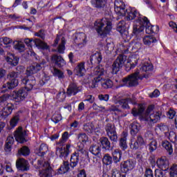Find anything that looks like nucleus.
<instances>
[{"mask_svg":"<svg viewBox=\"0 0 177 177\" xmlns=\"http://www.w3.org/2000/svg\"><path fill=\"white\" fill-rule=\"evenodd\" d=\"M106 75V71L103 66H97L94 70L91 73L89 78L91 79L90 82L91 88H97L99 84H101L102 88L103 89H111L114 83L110 79H103V76Z\"/></svg>","mask_w":177,"mask_h":177,"instance_id":"f257e3e1","label":"nucleus"},{"mask_svg":"<svg viewBox=\"0 0 177 177\" xmlns=\"http://www.w3.org/2000/svg\"><path fill=\"white\" fill-rule=\"evenodd\" d=\"M124 66L127 71H131L132 68H135V66L129 62L128 56L125 54H120L112 64V74H117Z\"/></svg>","mask_w":177,"mask_h":177,"instance_id":"f03ea898","label":"nucleus"},{"mask_svg":"<svg viewBox=\"0 0 177 177\" xmlns=\"http://www.w3.org/2000/svg\"><path fill=\"white\" fill-rule=\"evenodd\" d=\"M111 21L108 18H102V19H97L94 23V30L97 31V33L100 37H106L112 28Z\"/></svg>","mask_w":177,"mask_h":177,"instance_id":"7ed1b4c3","label":"nucleus"},{"mask_svg":"<svg viewBox=\"0 0 177 177\" xmlns=\"http://www.w3.org/2000/svg\"><path fill=\"white\" fill-rule=\"evenodd\" d=\"M115 12L118 16H125L127 20H133L138 15V11L135 9L125 8V4L122 1H115Z\"/></svg>","mask_w":177,"mask_h":177,"instance_id":"20e7f679","label":"nucleus"},{"mask_svg":"<svg viewBox=\"0 0 177 177\" xmlns=\"http://www.w3.org/2000/svg\"><path fill=\"white\" fill-rule=\"evenodd\" d=\"M34 167L36 169H41L39 173L40 177H53V175H55V171L50 167L49 162L44 161V159L38 160Z\"/></svg>","mask_w":177,"mask_h":177,"instance_id":"39448f33","label":"nucleus"},{"mask_svg":"<svg viewBox=\"0 0 177 177\" xmlns=\"http://www.w3.org/2000/svg\"><path fill=\"white\" fill-rule=\"evenodd\" d=\"M147 78L145 74H140L139 71H136L134 73L123 78L120 82H122V86H136L139 85L138 80H143Z\"/></svg>","mask_w":177,"mask_h":177,"instance_id":"423d86ee","label":"nucleus"},{"mask_svg":"<svg viewBox=\"0 0 177 177\" xmlns=\"http://www.w3.org/2000/svg\"><path fill=\"white\" fill-rule=\"evenodd\" d=\"M80 162V152H74L71 155L70 162L64 161L62 165L59 168L61 174H66L70 171V167L74 169Z\"/></svg>","mask_w":177,"mask_h":177,"instance_id":"0eeeda50","label":"nucleus"},{"mask_svg":"<svg viewBox=\"0 0 177 177\" xmlns=\"http://www.w3.org/2000/svg\"><path fill=\"white\" fill-rule=\"evenodd\" d=\"M7 78L9 80L7 84L3 85V88H7V89H13L19 85V72H10L7 75Z\"/></svg>","mask_w":177,"mask_h":177,"instance_id":"6e6552de","label":"nucleus"},{"mask_svg":"<svg viewBox=\"0 0 177 177\" xmlns=\"http://www.w3.org/2000/svg\"><path fill=\"white\" fill-rule=\"evenodd\" d=\"M105 131L108 138L113 143H117L118 142V136L117 135V131L115 126L111 123H108L105 125Z\"/></svg>","mask_w":177,"mask_h":177,"instance_id":"1a4fd4ad","label":"nucleus"},{"mask_svg":"<svg viewBox=\"0 0 177 177\" xmlns=\"http://www.w3.org/2000/svg\"><path fill=\"white\" fill-rule=\"evenodd\" d=\"M135 165L136 162L133 160H123L120 163V170L122 174H128L129 171H132L135 168Z\"/></svg>","mask_w":177,"mask_h":177,"instance_id":"9d476101","label":"nucleus"},{"mask_svg":"<svg viewBox=\"0 0 177 177\" xmlns=\"http://www.w3.org/2000/svg\"><path fill=\"white\" fill-rule=\"evenodd\" d=\"M113 100H114L115 104H120L122 109H127V110L129 109V105L128 104V103H131L132 104H136V102H135V98L120 99V97L114 96Z\"/></svg>","mask_w":177,"mask_h":177,"instance_id":"9b49d317","label":"nucleus"},{"mask_svg":"<svg viewBox=\"0 0 177 177\" xmlns=\"http://www.w3.org/2000/svg\"><path fill=\"white\" fill-rule=\"evenodd\" d=\"M24 43L27 46H30L32 48V46H39V48H41L42 49H48V44L46 43H44L39 39H25Z\"/></svg>","mask_w":177,"mask_h":177,"instance_id":"f8f14e48","label":"nucleus"},{"mask_svg":"<svg viewBox=\"0 0 177 177\" xmlns=\"http://www.w3.org/2000/svg\"><path fill=\"white\" fill-rule=\"evenodd\" d=\"M28 91L24 88L19 89L18 91H14L12 95V100H15L17 103L23 102L28 95Z\"/></svg>","mask_w":177,"mask_h":177,"instance_id":"ddd939ff","label":"nucleus"},{"mask_svg":"<svg viewBox=\"0 0 177 177\" xmlns=\"http://www.w3.org/2000/svg\"><path fill=\"white\" fill-rule=\"evenodd\" d=\"M15 140L19 143H26L27 142V131L23 130V127H19L14 133Z\"/></svg>","mask_w":177,"mask_h":177,"instance_id":"4468645a","label":"nucleus"},{"mask_svg":"<svg viewBox=\"0 0 177 177\" xmlns=\"http://www.w3.org/2000/svg\"><path fill=\"white\" fill-rule=\"evenodd\" d=\"M16 168L21 172H27L30 171V162L23 158H18L16 160Z\"/></svg>","mask_w":177,"mask_h":177,"instance_id":"2eb2a0df","label":"nucleus"},{"mask_svg":"<svg viewBox=\"0 0 177 177\" xmlns=\"http://www.w3.org/2000/svg\"><path fill=\"white\" fill-rule=\"evenodd\" d=\"M59 41H61V43L59 44L57 50L58 53L63 55V53H64V50H66V38H64L62 35H57L53 46H57Z\"/></svg>","mask_w":177,"mask_h":177,"instance_id":"dca6fc26","label":"nucleus"},{"mask_svg":"<svg viewBox=\"0 0 177 177\" xmlns=\"http://www.w3.org/2000/svg\"><path fill=\"white\" fill-rule=\"evenodd\" d=\"M79 92H82V86H79L75 82H71L66 90L68 96H75Z\"/></svg>","mask_w":177,"mask_h":177,"instance_id":"f3484780","label":"nucleus"},{"mask_svg":"<svg viewBox=\"0 0 177 177\" xmlns=\"http://www.w3.org/2000/svg\"><path fill=\"white\" fill-rule=\"evenodd\" d=\"M35 77L34 76H27L21 80V84L25 85V88H24L28 91L32 90L34 85H35Z\"/></svg>","mask_w":177,"mask_h":177,"instance_id":"a211bd4d","label":"nucleus"},{"mask_svg":"<svg viewBox=\"0 0 177 177\" xmlns=\"http://www.w3.org/2000/svg\"><path fill=\"white\" fill-rule=\"evenodd\" d=\"M145 121H147L149 124H157L160 120H161V113L159 112H155L149 115L144 117Z\"/></svg>","mask_w":177,"mask_h":177,"instance_id":"6ab92c4d","label":"nucleus"},{"mask_svg":"<svg viewBox=\"0 0 177 177\" xmlns=\"http://www.w3.org/2000/svg\"><path fill=\"white\" fill-rule=\"evenodd\" d=\"M71 147V145L70 144L66 145L65 148L57 147L56 155L59 156L60 158H66V157H68V154H70Z\"/></svg>","mask_w":177,"mask_h":177,"instance_id":"aec40b11","label":"nucleus"},{"mask_svg":"<svg viewBox=\"0 0 177 177\" xmlns=\"http://www.w3.org/2000/svg\"><path fill=\"white\" fill-rule=\"evenodd\" d=\"M51 62L59 68L66 66V61L63 59V57L57 54H54L51 56Z\"/></svg>","mask_w":177,"mask_h":177,"instance_id":"412c9836","label":"nucleus"},{"mask_svg":"<svg viewBox=\"0 0 177 177\" xmlns=\"http://www.w3.org/2000/svg\"><path fill=\"white\" fill-rule=\"evenodd\" d=\"M42 70V66L40 64H35L28 66L26 69V75L28 77H32L33 74H37L38 71H41Z\"/></svg>","mask_w":177,"mask_h":177,"instance_id":"4be33fe9","label":"nucleus"},{"mask_svg":"<svg viewBox=\"0 0 177 177\" xmlns=\"http://www.w3.org/2000/svg\"><path fill=\"white\" fill-rule=\"evenodd\" d=\"M140 23H143L144 28H145V31L147 34H153L156 32L154 30V26H151L150 21L146 17H143L142 19H140Z\"/></svg>","mask_w":177,"mask_h":177,"instance_id":"5701e85b","label":"nucleus"},{"mask_svg":"<svg viewBox=\"0 0 177 177\" xmlns=\"http://www.w3.org/2000/svg\"><path fill=\"white\" fill-rule=\"evenodd\" d=\"M156 164L158 168H160L162 171H167L169 168V161L165 156L158 159Z\"/></svg>","mask_w":177,"mask_h":177,"instance_id":"b1692460","label":"nucleus"},{"mask_svg":"<svg viewBox=\"0 0 177 177\" xmlns=\"http://www.w3.org/2000/svg\"><path fill=\"white\" fill-rule=\"evenodd\" d=\"M100 147L102 148L103 150H105L106 151H109V150H111V149H113V147H111V142H110V140L107 137L100 138Z\"/></svg>","mask_w":177,"mask_h":177,"instance_id":"393cba45","label":"nucleus"},{"mask_svg":"<svg viewBox=\"0 0 177 177\" xmlns=\"http://www.w3.org/2000/svg\"><path fill=\"white\" fill-rule=\"evenodd\" d=\"M140 19H143V17H139L133 25V32L135 35H139L144 30L143 23L140 22Z\"/></svg>","mask_w":177,"mask_h":177,"instance_id":"a878e982","label":"nucleus"},{"mask_svg":"<svg viewBox=\"0 0 177 177\" xmlns=\"http://www.w3.org/2000/svg\"><path fill=\"white\" fill-rule=\"evenodd\" d=\"M127 138H128V132L123 131L121 138L119 140V147L121 150L125 151L128 149V144L127 143Z\"/></svg>","mask_w":177,"mask_h":177,"instance_id":"bb28decb","label":"nucleus"},{"mask_svg":"<svg viewBox=\"0 0 177 177\" xmlns=\"http://www.w3.org/2000/svg\"><path fill=\"white\" fill-rule=\"evenodd\" d=\"M112 160L115 165L121 162V160H122V151L121 149H115L112 152Z\"/></svg>","mask_w":177,"mask_h":177,"instance_id":"cd10ccee","label":"nucleus"},{"mask_svg":"<svg viewBox=\"0 0 177 177\" xmlns=\"http://www.w3.org/2000/svg\"><path fill=\"white\" fill-rule=\"evenodd\" d=\"M75 73L78 77H84L86 70L85 69V62H80L75 68Z\"/></svg>","mask_w":177,"mask_h":177,"instance_id":"c85d7f7f","label":"nucleus"},{"mask_svg":"<svg viewBox=\"0 0 177 177\" xmlns=\"http://www.w3.org/2000/svg\"><path fill=\"white\" fill-rule=\"evenodd\" d=\"M102 53L97 52L92 55L90 57V62L92 64V66H95L96 64H100V62H102Z\"/></svg>","mask_w":177,"mask_h":177,"instance_id":"c756f323","label":"nucleus"},{"mask_svg":"<svg viewBox=\"0 0 177 177\" xmlns=\"http://www.w3.org/2000/svg\"><path fill=\"white\" fill-rule=\"evenodd\" d=\"M85 39H86V35H85V33H77L75 36V42L76 45H78V46H80V45H85V44H86Z\"/></svg>","mask_w":177,"mask_h":177,"instance_id":"7c9ffc66","label":"nucleus"},{"mask_svg":"<svg viewBox=\"0 0 177 177\" xmlns=\"http://www.w3.org/2000/svg\"><path fill=\"white\" fill-rule=\"evenodd\" d=\"M89 151L93 156H97V157H102V153L100 149V146L97 144H93L89 147Z\"/></svg>","mask_w":177,"mask_h":177,"instance_id":"2f4dec72","label":"nucleus"},{"mask_svg":"<svg viewBox=\"0 0 177 177\" xmlns=\"http://www.w3.org/2000/svg\"><path fill=\"white\" fill-rule=\"evenodd\" d=\"M13 109H15V106H13V104L8 103L6 104V106L3 109V112L1 113L2 117H8L12 114V112L13 111Z\"/></svg>","mask_w":177,"mask_h":177,"instance_id":"473e14b6","label":"nucleus"},{"mask_svg":"<svg viewBox=\"0 0 177 177\" xmlns=\"http://www.w3.org/2000/svg\"><path fill=\"white\" fill-rule=\"evenodd\" d=\"M6 60L10 66H17L19 64V58L12 53H9L6 56Z\"/></svg>","mask_w":177,"mask_h":177,"instance_id":"72a5a7b5","label":"nucleus"},{"mask_svg":"<svg viewBox=\"0 0 177 177\" xmlns=\"http://www.w3.org/2000/svg\"><path fill=\"white\" fill-rule=\"evenodd\" d=\"M130 133L132 136H136L140 131V124L139 123L133 122L129 126Z\"/></svg>","mask_w":177,"mask_h":177,"instance_id":"f704fd0d","label":"nucleus"},{"mask_svg":"<svg viewBox=\"0 0 177 177\" xmlns=\"http://www.w3.org/2000/svg\"><path fill=\"white\" fill-rule=\"evenodd\" d=\"M13 46L14 48H15L16 50H18L20 53L26 50V45H24V43L20 40L15 41L13 42Z\"/></svg>","mask_w":177,"mask_h":177,"instance_id":"c9c22d12","label":"nucleus"},{"mask_svg":"<svg viewBox=\"0 0 177 177\" xmlns=\"http://www.w3.org/2000/svg\"><path fill=\"white\" fill-rule=\"evenodd\" d=\"M49 149L48 148V145L46 144H41L39 149L37 150V154L39 157H44L46 153H48Z\"/></svg>","mask_w":177,"mask_h":177,"instance_id":"e433bc0d","label":"nucleus"},{"mask_svg":"<svg viewBox=\"0 0 177 177\" xmlns=\"http://www.w3.org/2000/svg\"><path fill=\"white\" fill-rule=\"evenodd\" d=\"M162 147L163 149H165L167 153L171 156L174 153V149L172 148V144L169 142L168 140H165L162 141Z\"/></svg>","mask_w":177,"mask_h":177,"instance_id":"4c0bfd02","label":"nucleus"},{"mask_svg":"<svg viewBox=\"0 0 177 177\" xmlns=\"http://www.w3.org/2000/svg\"><path fill=\"white\" fill-rule=\"evenodd\" d=\"M144 45H147V46H150L153 45V44L157 42V39L156 37L150 35H147L143 38Z\"/></svg>","mask_w":177,"mask_h":177,"instance_id":"58836bf2","label":"nucleus"},{"mask_svg":"<svg viewBox=\"0 0 177 177\" xmlns=\"http://www.w3.org/2000/svg\"><path fill=\"white\" fill-rule=\"evenodd\" d=\"M102 162L104 165H111L113 164V156H110L109 153L104 155L102 158Z\"/></svg>","mask_w":177,"mask_h":177,"instance_id":"ea45409f","label":"nucleus"},{"mask_svg":"<svg viewBox=\"0 0 177 177\" xmlns=\"http://www.w3.org/2000/svg\"><path fill=\"white\" fill-rule=\"evenodd\" d=\"M30 148L27 146H23L21 149L18 150L19 156H24V157H27L30 156Z\"/></svg>","mask_w":177,"mask_h":177,"instance_id":"a19ab883","label":"nucleus"},{"mask_svg":"<svg viewBox=\"0 0 177 177\" xmlns=\"http://www.w3.org/2000/svg\"><path fill=\"white\" fill-rule=\"evenodd\" d=\"M92 3L95 8H97V9H102V8L106 6L107 0H94Z\"/></svg>","mask_w":177,"mask_h":177,"instance_id":"79ce46f5","label":"nucleus"},{"mask_svg":"<svg viewBox=\"0 0 177 177\" xmlns=\"http://www.w3.org/2000/svg\"><path fill=\"white\" fill-rule=\"evenodd\" d=\"M109 111H115V114H116V115H118V117H126L127 114H122V110L119 109L118 106H115V105H112L110 108H109Z\"/></svg>","mask_w":177,"mask_h":177,"instance_id":"37998d69","label":"nucleus"},{"mask_svg":"<svg viewBox=\"0 0 177 177\" xmlns=\"http://www.w3.org/2000/svg\"><path fill=\"white\" fill-rule=\"evenodd\" d=\"M117 31L120 32L122 35H127V31H125V21H120L117 26Z\"/></svg>","mask_w":177,"mask_h":177,"instance_id":"c03bdc74","label":"nucleus"},{"mask_svg":"<svg viewBox=\"0 0 177 177\" xmlns=\"http://www.w3.org/2000/svg\"><path fill=\"white\" fill-rule=\"evenodd\" d=\"M143 111H145V107L142 105H139L138 109L133 108L132 109L131 113L134 117H138V115H141V114H143Z\"/></svg>","mask_w":177,"mask_h":177,"instance_id":"a18cd8bd","label":"nucleus"},{"mask_svg":"<svg viewBox=\"0 0 177 177\" xmlns=\"http://www.w3.org/2000/svg\"><path fill=\"white\" fill-rule=\"evenodd\" d=\"M20 120V115L19 113H16L10 120V125L11 128H15L16 125H17V123Z\"/></svg>","mask_w":177,"mask_h":177,"instance_id":"49530a36","label":"nucleus"},{"mask_svg":"<svg viewBox=\"0 0 177 177\" xmlns=\"http://www.w3.org/2000/svg\"><path fill=\"white\" fill-rule=\"evenodd\" d=\"M83 129L84 132H86L88 133V135L93 134V132H95V129H93V124L91 123H87L83 126Z\"/></svg>","mask_w":177,"mask_h":177,"instance_id":"de8ad7c7","label":"nucleus"},{"mask_svg":"<svg viewBox=\"0 0 177 177\" xmlns=\"http://www.w3.org/2000/svg\"><path fill=\"white\" fill-rule=\"evenodd\" d=\"M127 60L131 63L134 67L138 64L139 60V55H132L127 58Z\"/></svg>","mask_w":177,"mask_h":177,"instance_id":"09e8293b","label":"nucleus"},{"mask_svg":"<svg viewBox=\"0 0 177 177\" xmlns=\"http://www.w3.org/2000/svg\"><path fill=\"white\" fill-rule=\"evenodd\" d=\"M53 74L54 77H57L59 80H63V78H64V73H63V71L56 68H54Z\"/></svg>","mask_w":177,"mask_h":177,"instance_id":"8fccbe9b","label":"nucleus"},{"mask_svg":"<svg viewBox=\"0 0 177 177\" xmlns=\"http://www.w3.org/2000/svg\"><path fill=\"white\" fill-rule=\"evenodd\" d=\"M149 150L150 153H153V151H156L157 150V147H158L157 144V140H152L150 143L148 145Z\"/></svg>","mask_w":177,"mask_h":177,"instance_id":"3c124183","label":"nucleus"},{"mask_svg":"<svg viewBox=\"0 0 177 177\" xmlns=\"http://www.w3.org/2000/svg\"><path fill=\"white\" fill-rule=\"evenodd\" d=\"M153 70V65L149 63H144L140 68L141 72L147 73Z\"/></svg>","mask_w":177,"mask_h":177,"instance_id":"603ef678","label":"nucleus"},{"mask_svg":"<svg viewBox=\"0 0 177 177\" xmlns=\"http://www.w3.org/2000/svg\"><path fill=\"white\" fill-rule=\"evenodd\" d=\"M170 177H177V165L173 164L169 168Z\"/></svg>","mask_w":177,"mask_h":177,"instance_id":"864d4df0","label":"nucleus"},{"mask_svg":"<svg viewBox=\"0 0 177 177\" xmlns=\"http://www.w3.org/2000/svg\"><path fill=\"white\" fill-rule=\"evenodd\" d=\"M77 138L79 142H82V143H86L88 142V136L85 133H79Z\"/></svg>","mask_w":177,"mask_h":177,"instance_id":"5fc2aeb1","label":"nucleus"},{"mask_svg":"<svg viewBox=\"0 0 177 177\" xmlns=\"http://www.w3.org/2000/svg\"><path fill=\"white\" fill-rule=\"evenodd\" d=\"M10 95L8 94H4L0 97V106H3L6 104L8 99H9Z\"/></svg>","mask_w":177,"mask_h":177,"instance_id":"6e6d98bb","label":"nucleus"},{"mask_svg":"<svg viewBox=\"0 0 177 177\" xmlns=\"http://www.w3.org/2000/svg\"><path fill=\"white\" fill-rule=\"evenodd\" d=\"M121 170H118V169L115 168L111 170V177H122Z\"/></svg>","mask_w":177,"mask_h":177,"instance_id":"4d7b16f0","label":"nucleus"},{"mask_svg":"<svg viewBox=\"0 0 177 177\" xmlns=\"http://www.w3.org/2000/svg\"><path fill=\"white\" fill-rule=\"evenodd\" d=\"M98 99L101 101L109 102V99H110V95L109 94H100L98 95Z\"/></svg>","mask_w":177,"mask_h":177,"instance_id":"13d9d810","label":"nucleus"},{"mask_svg":"<svg viewBox=\"0 0 177 177\" xmlns=\"http://www.w3.org/2000/svg\"><path fill=\"white\" fill-rule=\"evenodd\" d=\"M68 140V132L65 131L62 134V139L59 141V144L62 145V143H66V142H67Z\"/></svg>","mask_w":177,"mask_h":177,"instance_id":"bf43d9fd","label":"nucleus"},{"mask_svg":"<svg viewBox=\"0 0 177 177\" xmlns=\"http://www.w3.org/2000/svg\"><path fill=\"white\" fill-rule=\"evenodd\" d=\"M52 121L55 122V124H57L59 121H62V115L57 114L53 116Z\"/></svg>","mask_w":177,"mask_h":177,"instance_id":"052dcab7","label":"nucleus"},{"mask_svg":"<svg viewBox=\"0 0 177 177\" xmlns=\"http://www.w3.org/2000/svg\"><path fill=\"white\" fill-rule=\"evenodd\" d=\"M153 110H154V105H149L147 109L145 117H147V115H150V114L153 113Z\"/></svg>","mask_w":177,"mask_h":177,"instance_id":"680f3d73","label":"nucleus"},{"mask_svg":"<svg viewBox=\"0 0 177 177\" xmlns=\"http://www.w3.org/2000/svg\"><path fill=\"white\" fill-rule=\"evenodd\" d=\"M155 177H166V176L164 172L162 171V170L156 169H155Z\"/></svg>","mask_w":177,"mask_h":177,"instance_id":"e2e57ef3","label":"nucleus"},{"mask_svg":"<svg viewBox=\"0 0 177 177\" xmlns=\"http://www.w3.org/2000/svg\"><path fill=\"white\" fill-rule=\"evenodd\" d=\"M158 128H159L160 131L162 132H167V131H168V126L162 123L158 124Z\"/></svg>","mask_w":177,"mask_h":177,"instance_id":"0e129e2a","label":"nucleus"},{"mask_svg":"<svg viewBox=\"0 0 177 177\" xmlns=\"http://www.w3.org/2000/svg\"><path fill=\"white\" fill-rule=\"evenodd\" d=\"M176 115V112L172 109H170L167 112V117L168 118H169V120H173L174 117H175Z\"/></svg>","mask_w":177,"mask_h":177,"instance_id":"69168bd1","label":"nucleus"},{"mask_svg":"<svg viewBox=\"0 0 177 177\" xmlns=\"http://www.w3.org/2000/svg\"><path fill=\"white\" fill-rule=\"evenodd\" d=\"M13 143H15V138H13V136H9L7 138V140L6 141V144L12 146Z\"/></svg>","mask_w":177,"mask_h":177,"instance_id":"338daca9","label":"nucleus"},{"mask_svg":"<svg viewBox=\"0 0 177 177\" xmlns=\"http://www.w3.org/2000/svg\"><path fill=\"white\" fill-rule=\"evenodd\" d=\"M145 176V177H154V175L153 174V170H151V169H150V168L146 169Z\"/></svg>","mask_w":177,"mask_h":177,"instance_id":"774afa93","label":"nucleus"}]
</instances>
